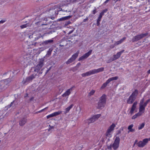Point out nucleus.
Masks as SVG:
<instances>
[{"instance_id": "obj_1", "label": "nucleus", "mask_w": 150, "mask_h": 150, "mask_svg": "<svg viewBox=\"0 0 150 150\" xmlns=\"http://www.w3.org/2000/svg\"><path fill=\"white\" fill-rule=\"evenodd\" d=\"M43 14H40L39 16V19L38 21L35 23V25L38 26H40L43 25H47L50 24L51 22L49 21L45 17H42Z\"/></svg>"}, {"instance_id": "obj_2", "label": "nucleus", "mask_w": 150, "mask_h": 150, "mask_svg": "<svg viewBox=\"0 0 150 150\" xmlns=\"http://www.w3.org/2000/svg\"><path fill=\"white\" fill-rule=\"evenodd\" d=\"M58 6L56 5L54 6L52 8H47V9L45 11V12H43L44 13H48L50 16V17H51L50 18L52 20H53L55 18V16H56V15L58 14V9L57 11L56 12L57 10H55L57 7Z\"/></svg>"}, {"instance_id": "obj_3", "label": "nucleus", "mask_w": 150, "mask_h": 150, "mask_svg": "<svg viewBox=\"0 0 150 150\" xmlns=\"http://www.w3.org/2000/svg\"><path fill=\"white\" fill-rule=\"evenodd\" d=\"M106 96L103 94L100 98L97 103V108L98 109H102L105 107L106 101Z\"/></svg>"}, {"instance_id": "obj_4", "label": "nucleus", "mask_w": 150, "mask_h": 150, "mask_svg": "<svg viewBox=\"0 0 150 150\" xmlns=\"http://www.w3.org/2000/svg\"><path fill=\"white\" fill-rule=\"evenodd\" d=\"M104 68L103 67H101L98 69H95L89 71H87L86 73L82 74L81 76L82 77H85L90 76L92 74H93L103 71H104Z\"/></svg>"}, {"instance_id": "obj_5", "label": "nucleus", "mask_w": 150, "mask_h": 150, "mask_svg": "<svg viewBox=\"0 0 150 150\" xmlns=\"http://www.w3.org/2000/svg\"><path fill=\"white\" fill-rule=\"evenodd\" d=\"M138 93V91L136 89L130 96L127 100V103L128 104L132 103L136 100Z\"/></svg>"}, {"instance_id": "obj_6", "label": "nucleus", "mask_w": 150, "mask_h": 150, "mask_svg": "<svg viewBox=\"0 0 150 150\" xmlns=\"http://www.w3.org/2000/svg\"><path fill=\"white\" fill-rule=\"evenodd\" d=\"M44 58H41L40 59L38 64L35 67L32 68L34 71L37 73L39 72L42 69V67L44 65Z\"/></svg>"}, {"instance_id": "obj_7", "label": "nucleus", "mask_w": 150, "mask_h": 150, "mask_svg": "<svg viewBox=\"0 0 150 150\" xmlns=\"http://www.w3.org/2000/svg\"><path fill=\"white\" fill-rule=\"evenodd\" d=\"M59 7V8H58V11H63L65 12L66 13L64 14L68 15V14L67 13L70 14L71 10L70 9V8H69L67 5H64V6H63V5L60 4Z\"/></svg>"}, {"instance_id": "obj_8", "label": "nucleus", "mask_w": 150, "mask_h": 150, "mask_svg": "<svg viewBox=\"0 0 150 150\" xmlns=\"http://www.w3.org/2000/svg\"><path fill=\"white\" fill-rule=\"evenodd\" d=\"M148 33H142L140 34L137 35L133 37L132 39V41L133 42L137 41L146 36L148 35Z\"/></svg>"}, {"instance_id": "obj_9", "label": "nucleus", "mask_w": 150, "mask_h": 150, "mask_svg": "<svg viewBox=\"0 0 150 150\" xmlns=\"http://www.w3.org/2000/svg\"><path fill=\"white\" fill-rule=\"evenodd\" d=\"M36 75L37 74H32L31 76L27 77L25 79L23 80L22 81L23 83L24 84H27L31 82L32 80L35 78Z\"/></svg>"}, {"instance_id": "obj_10", "label": "nucleus", "mask_w": 150, "mask_h": 150, "mask_svg": "<svg viewBox=\"0 0 150 150\" xmlns=\"http://www.w3.org/2000/svg\"><path fill=\"white\" fill-rule=\"evenodd\" d=\"M144 100V98H143L141 100L139 104V112L141 113L142 114L144 112V111L145 110V108L146 106L143 104Z\"/></svg>"}, {"instance_id": "obj_11", "label": "nucleus", "mask_w": 150, "mask_h": 150, "mask_svg": "<svg viewBox=\"0 0 150 150\" xmlns=\"http://www.w3.org/2000/svg\"><path fill=\"white\" fill-rule=\"evenodd\" d=\"M120 142V138L119 137H116L114 143L112 145V147L113 149L116 150H117L119 147Z\"/></svg>"}, {"instance_id": "obj_12", "label": "nucleus", "mask_w": 150, "mask_h": 150, "mask_svg": "<svg viewBox=\"0 0 150 150\" xmlns=\"http://www.w3.org/2000/svg\"><path fill=\"white\" fill-rule=\"evenodd\" d=\"M118 78V76H115L114 77H112L109 79L105 83H103L101 87L102 89L104 88L111 81L113 80H117Z\"/></svg>"}, {"instance_id": "obj_13", "label": "nucleus", "mask_w": 150, "mask_h": 150, "mask_svg": "<svg viewBox=\"0 0 150 150\" xmlns=\"http://www.w3.org/2000/svg\"><path fill=\"white\" fill-rule=\"evenodd\" d=\"M53 40L52 39H50L42 42L40 44V46H46L50 45L53 44Z\"/></svg>"}, {"instance_id": "obj_14", "label": "nucleus", "mask_w": 150, "mask_h": 150, "mask_svg": "<svg viewBox=\"0 0 150 150\" xmlns=\"http://www.w3.org/2000/svg\"><path fill=\"white\" fill-rule=\"evenodd\" d=\"M92 51V50H90L88 52L85 53L81 57H80L79 59L78 60L80 61L82 60L87 58L91 54Z\"/></svg>"}, {"instance_id": "obj_15", "label": "nucleus", "mask_w": 150, "mask_h": 150, "mask_svg": "<svg viewBox=\"0 0 150 150\" xmlns=\"http://www.w3.org/2000/svg\"><path fill=\"white\" fill-rule=\"evenodd\" d=\"M75 86H73L70 88L68 89L62 95L63 97H65L69 96L71 93V92L72 91L73 88H75Z\"/></svg>"}, {"instance_id": "obj_16", "label": "nucleus", "mask_w": 150, "mask_h": 150, "mask_svg": "<svg viewBox=\"0 0 150 150\" xmlns=\"http://www.w3.org/2000/svg\"><path fill=\"white\" fill-rule=\"evenodd\" d=\"M62 112L61 111H59L57 112H55L51 114H50L47 116V119H48L50 117H52L54 116H56L58 115H60V114L62 113Z\"/></svg>"}, {"instance_id": "obj_17", "label": "nucleus", "mask_w": 150, "mask_h": 150, "mask_svg": "<svg viewBox=\"0 0 150 150\" xmlns=\"http://www.w3.org/2000/svg\"><path fill=\"white\" fill-rule=\"evenodd\" d=\"M137 104V101H135L133 103L129 112L130 113L131 115L133 114L134 111L136 109Z\"/></svg>"}, {"instance_id": "obj_18", "label": "nucleus", "mask_w": 150, "mask_h": 150, "mask_svg": "<svg viewBox=\"0 0 150 150\" xmlns=\"http://www.w3.org/2000/svg\"><path fill=\"white\" fill-rule=\"evenodd\" d=\"M27 122V119L26 118L23 117L21 118L19 120V124L20 126H23Z\"/></svg>"}, {"instance_id": "obj_19", "label": "nucleus", "mask_w": 150, "mask_h": 150, "mask_svg": "<svg viewBox=\"0 0 150 150\" xmlns=\"http://www.w3.org/2000/svg\"><path fill=\"white\" fill-rule=\"evenodd\" d=\"M72 17V15H68L67 16H65L64 17H62L60 18L59 19H58L57 20V21H65L66 20L68 19L71 18Z\"/></svg>"}, {"instance_id": "obj_20", "label": "nucleus", "mask_w": 150, "mask_h": 150, "mask_svg": "<svg viewBox=\"0 0 150 150\" xmlns=\"http://www.w3.org/2000/svg\"><path fill=\"white\" fill-rule=\"evenodd\" d=\"M53 49L52 48H50L49 49V50L47 51V53L45 56L44 57V58L45 57H49L51 54V53Z\"/></svg>"}, {"instance_id": "obj_21", "label": "nucleus", "mask_w": 150, "mask_h": 150, "mask_svg": "<svg viewBox=\"0 0 150 150\" xmlns=\"http://www.w3.org/2000/svg\"><path fill=\"white\" fill-rule=\"evenodd\" d=\"M35 34H36V35L34 38V40L35 41L38 40L40 38L43 37V35H41V34L39 32H37L35 33Z\"/></svg>"}, {"instance_id": "obj_22", "label": "nucleus", "mask_w": 150, "mask_h": 150, "mask_svg": "<svg viewBox=\"0 0 150 150\" xmlns=\"http://www.w3.org/2000/svg\"><path fill=\"white\" fill-rule=\"evenodd\" d=\"M134 125L133 124H131L130 125L128 126L127 129L129 130V131L128 132H133L135 131V129H132V127H133Z\"/></svg>"}, {"instance_id": "obj_23", "label": "nucleus", "mask_w": 150, "mask_h": 150, "mask_svg": "<svg viewBox=\"0 0 150 150\" xmlns=\"http://www.w3.org/2000/svg\"><path fill=\"white\" fill-rule=\"evenodd\" d=\"M79 51H77L76 53L74 54L71 56V57L74 60V61L76 59L78 56L79 54Z\"/></svg>"}, {"instance_id": "obj_24", "label": "nucleus", "mask_w": 150, "mask_h": 150, "mask_svg": "<svg viewBox=\"0 0 150 150\" xmlns=\"http://www.w3.org/2000/svg\"><path fill=\"white\" fill-rule=\"evenodd\" d=\"M73 106L74 105L73 104H71L68 107L66 108L65 109V113H68Z\"/></svg>"}, {"instance_id": "obj_25", "label": "nucleus", "mask_w": 150, "mask_h": 150, "mask_svg": "<svg viewBox=\"0 0 150 150\" xmlns=\"http://www.w3.org/2000/svg\"><path fill=\"white\" fill-rule=\"evenodd\" d=\"M68 42V41H67V39H65V38H64L63 39H62V41L61 42H65V44H60V46H66L67 45V42Z\"/></svg>"}, {"instance_id": "obj_26", "label": "nucleus", "mask_w": 150, "mask_h": 150, "mask_svg": "<svg viewBox=\"0 0 150 150\" xmlns=\"http://www.w3.org/2000/svg\"><path fill=\"white\" fill-rule=\"evenodd\" d=\"M142 115V113H141L138 112L132 117V119H135L138 116H139L141 115Z\"/></svg>"}, {"instance_id": "obj_27", "label": "nucleus", "mask_w": 150, "mask_h": 150, "mask_svg": "<svg viewBox=\"0 0 150 150\" xmlns=\"http://www.w3.org/2000/svg\"><path fill=\"white\" fill-rule=\"evenodd\" d=\"M137 144L139 147H143L145 146L143 144L142 141L139 142L137 143Z\"/></svg>"}, {"instance_id": "obj_28", "label": "nucleus", "mask_w": 150, "mask_h": 150, "mask_svg": "<svg viewBox=\"0 0 150 150\" xmlns=\"http://www.w3.org/2000/svg\"><path fill=\"white\" fill-rule=\"evenodd\" d=\"M74 61V60L71 57L66 62V63L67 64H68Z\"/></svg>"}, {"instance_id": "obj_29", "label": "nucleus", "mask_w": 150, "mask_h": 150, "mask_svg": "<svg viewBox=\"0 0 150 150\" xmlns=\"http://www.w3.org/2000/svg\"><path fill=\"white\" fill-rule=\"evenodd\" d=\"M96 120L93 117V116L92 117L89 119L88 123L89 124L93 123L95 122L96 121Z\"/></svg>"}, {"instance_id": "obj_30", "label": "nucleus", "mask_w": 150, "mask_h": 150, "mask_svg": "<svg viewBox=\"0 0 150 150\" xmlns=\"http://www.w3.org/2000/svg\"><path fill=\"white\" fill-rule=\"evenodd\" d=\"M30 24L29 23H27L26 24H24L20 26V27L21 29H23L25 28L28 26H29Z\"/></svg>"}, {"instance_id": "obj_31", "label": "nucleus", "mask_w": 150, "mask_h": 150, "mask_svg": "<svg viewBox=\"0 0 150 150\" xmlns=\"http://www.w3.org/2000/svg\"><path fill=\"white\" fill-rule=\"evenodd\" d=\"M124 51L125 50H122L121 51L117 52L116 55L119 58L120 57L121 54L124 52Z\"/></svg>"}, {"instance_id": "obj_32", "label": "nucleus", "mask_w": 150, "mask_h": 150, "mask_svg": "<svg viewBox=\"0 0 150 150\" xmlns=\"http://www.w3.org/2000/svg\"><path fill=\"white\" fill-rule=\"evenodd\" d=\"M66 1L67 4H70L76 3L74 0H67Z\"/></svg>"}, {"instance_id": "obj_33", "label": "nucleus", "mask_w": 150, "mask_h": 150, "mask_svg": "<svg viewBox=\"0 0 150 150\" xmlns=\"http://www.w3.org/2000/svg\"><path fill=\"white\" fill-rule=\"evenodd\" d=\"M145 124L144 122L142 123L141 125L138 127V129L139 130L142 129L144 127Z\"/></svg>"}, {"instance_id": "obj_34", "label": "nucleus", "mask_w": 150, "mask_h": 150, "mask_svg": "<svg viewBox=\"0 0 150 150\" xmlns=\"http://www.w3.org/2000/svg\"><path fill=\"white\" fill-rule=\"evenodd\" d=\"M142 142L145 146L148 142V140L147 138L144 139Z\"/></svg>"}, {"instance_id": "obj_35", "label": "nucleus", "mask_w": 150, "mask_h": 150, "mask_svg": "<svg viewBox=\"0 0 150 150\" xmlns=\"http://www.w3.org/2000/svg\"><path fill=\"white\" fill-rule=\"evenodd\" d=\"M108 11V9L107 8L103 10L100 13V14L102 15V16L104 15V13Z\"/></svg>"}, {"instance_id": "obj_36", "label": "nucleus", "mask_w": 150, "mask_h": 150, "mask_svg": "<svg viewBox=\"0 0 150 150\" xmlns=\"http://www.w3.org/2000/svg\"><path fill=\"white\" fill-rule=\"evenodd\" d=\"M95 92V91L93 90H92L88 93V96H91L94 94Z\"/></svg>"}, {"instance_id": "obj_37", "label": "nucleus", "mask_w": 150, "mask_h": 150, "mask_svg": "<svg viewBox=\"0 0 150 150\" xmlns=\"http://www.w3.org/2000/svg\"><path fill=\"white\" fill-rule=\"evenodd\" d=\"M100 116V114H98L93 115V117L96 120V119H97L98 118H99Z\"/></svg>"}, {"instance_id": "obj_38", "label": "nucleus", "mask_w": 150, "mask_h": 150, "mask_svg": "<svg viewBox=\"0 0 150 150\" xmlns=\"http://www.w3.org/2000/svg\"><path fill=\"white\" fill-rule=\"evenodd\" d=\"M115 127V125L114 123H112L109 127L110 128L113 130Z\"/></svg>"}, {"instance_id": "obj_39", "label": "nucleus", "mask_w": 150, "mask_h": 150, "mask_svg": "<svg viewBox=\"0 0 150 150\" xmlns=\"http://www.w3.org/2000/svg\"><path fill=\"white\" fill-rule=\"evenodd\" d=\"M114 61V59H113V58H112V57H110V58L106 62L108 63H110Z\"/></svg>"}, {"instance_id": "obj_40", "label": "nucleus", "mask_w": 150, "mask_h": 150, "mask_svg": "<svg viewBox=\"0 0 150 150\" xmlns=\"http://www.w3.org/2000/svg\"><path fill=\"white\" fill-rule=\"evenodd\" d=\"M110 132L108 131H107L105 134V136L106 137H111V135L110 134Z\"/></svg>"}, {"instance_id": "obj_41", "label": "nucleus", "mask_w": 150, "mask_h": 150, "mask_svg": "<svg viewBox=\"0 0 150 150\" xmlns=\"http://www.w3.org/2000/svg\"><path fill=\"white\" fill-rule=\"evenodd\" d=\"M46 49V48L44 47H42L39 48V51L40 52L45 50Z\"/></svg>"}, {"instance_id": "obj_42", "label": "nucleus", "mask_w": 150, "mask_h": 150, "mask_svg": "<svg viewBox=\"0 0 150 150\" xmlns=\"http://www.w3.org/2000/svg\"><path fill=\"white\" fill-rule=\"evenodd\" d=\"M101 19L100 18H98V19H97V21L96 24H97V25L98 26H99V25H100V21Z\"/></svg>"}, {"instance_id": "obj_43", "label": "nucleus", "mask_w": 150, "mask_h": 150, "mask_svg": "<svg viewBox=\"0 0 150 150\" xmlns=\"http://www.w3.org/2000/svg\"><path fill=\"white\" fill-rule=\"evenodd\" d=\"M150 101V98L149 99L146 100V101L143 104L145 105L146 106L148 103Z\"/></svg>"}, {"instance_id": "obj_44", "label": "nucleus", "mask_w": 150, "mask_h": 150, "mask_svg": "<svg viewBox=\"0 0 150 150\" xmlns=\"http://www.w3.org/2000/svg\"><path fill=\"white\" fill-rule=\"evenodd\" d=\"M113 57H112V58L114 59V61L119 58L118 57H117L116 54L114 55Z\"/></svg>"}, {"instance_id": "obj_45", "label": "nucleus", "mask_w": 150, "mask_h": 150, "mask_svg": "<svg viewBox=\"0 0 150 150\" xmlns=\"http://www.w3.org/2000/svg\"><path fill=\"white\" fill-rule=\"evenodd\" d=\"M97 8L96 7H94V9L92 11V13L93 14H95L97 12V11H96Z\"/></svg>"}, {"instance_id": "obj_46", "label": "nucleus", "mask_w": 150, "mask_h": 150, "mask_svg": "<svg viewBox=\"0 0 150 150\" xmlns=\"http://www.w3.org/2000/svg\"><path fill=\"white\" fill-rule=\"evenodd\" d=\"M71 23V21H68L65 22L64 24L65 25H68L70 24Z\"/></svg>"}, {"instance_id": "obj_47", "label": "nucleus", "mask_w": 150, "mask_h": 150, "mask_svg": "<svg viewBox=\"0 0 150 150\" xmlns=\"http://www.w3.org/2000/svg\"><path fill=\"white\" fill-rule=\"evenodd\" d=\"M6 21L5 19L2 20L0 21V24H3Z\"/></svg>"}, {"instance_id": "obj_48", "label": "nucleus", "mask_w": 150, "mask_h": 150, "mask_svg": "<svg viewBox=\"0 0 150 150\" xmlns=\"http://www.w3.org/2000/svg\"><path fill=\"white\" fill-rule=\"evenodd\" d=\"M52 67H50L46 71L45 74V76L46 75V74L48 72L50 71V70L51 69Z\"/></svg>"}, {"instance_id": "obj_49", "label": "nucleus", "mask_w": 150, "mask_h": 150, "mask_svg": "<svg viewBox=\"0 0 150 150\" xmlns=\"http://www.w3.org/2000/svg\"><path fill=\"white\" fill-rule=\"evenodd\" d=\"M48 108V107H47L45 108H44V109H42V110L38 111V113H40L41 112L44 111L45 109H47Z\"/></svg>"}, {"instance_id": "obj_50", "label": "nucleus", "mask_w": 150, "mask_h": 150, "mask_svg": "<svg viewBox=\"0 0 150 150\" xmlns=\"http://www.w3.org/2000/svg\"><path fill=\"white\" fill-rule=\"evenodd\" d=\"M43 70V69H41V70H40V71H39V72L38 73V76H39L41 74H42V71Z\"/></svg>"}, {"instance_id": "obj_51", "label": "nucleus", "mask_w": 150, "mask_h": 150, "mask_svg": "<svg viewBox=\"0 0 150 150\" xmlns=\"http://www.w3.org/2000/svg\"><path fill=\"white\" fill-rule=\"evenodd\" d=\"M49 126H50V127L49 128V129H48V131H50L52 129H53L54 128V126H50V125Z\"/></svg>"}, {"instance_id": "obj_52", "label": "nucleus", "mask_w": 150, "mask_h": 150, "mask_svg": "<svg viewBox=\"0 0 150 150\" xmlns=\"http://www.w3.org/2000/svg\"><path fill=\"white\" fill-rule=\"evenodd\" d=\"M120 44V43L119 41L117 42H115V45H117Z\"/></svg>"}, {"instance_id": "obj_53", "label": "nucleus", "mask_w": 150, "mask_h": 150, "mask_svg": "<svg viewBox=\"0 0 150 150\" xmlns=\"http://www.w3.org/2000/svg\"><path fill=\"white\" fill-rule=\"evenodd\" d=\"M126 39V38L125 37H124L121 40H120L122 42Z\"/></svg>"}, {"instance_id": "obj_54", "label": "nucleus", "mask_w": 150, "mask_h": 150, "mask_svg": "<svg viewBox=\"0 0 150 150\" xmlns=\"http://www.w3.org/2000/svg\"><path fill=\"white\" fill-rule=\"evenodd\" d=\"M88 18L87 17L86 18L84 19L83 20V22H85L87 21L88 20Z\"/></svg>"}, {"instance_id": "obj_55", "label": "nucleus", "mask_w": 150, "mask_h": 150, "mask_svg": "<svg viewBox=\"0 0 150 150\" xmlns=\"http://www.w3.org/2000/svg\"><path fill=\"white\" fill-rule=\"evenodd\" d=\"M112 145L111 144H110V145L109 146H108V149H112Z\"/></svg>"}, {"instance_id": "obj_56", "label": "nucleus", "mask_w": 150, "mask_h": 150, "mask_svg": "<svg viewBox=\"0 0 150 150\" xmlns=\"http://www.w3.org/2000/svg\"><path fill=\"white\" fill-rule=\"evenodd\" d=\"M34 1H36L37 2H40L41 1H42L43 0H33Z\"/></svg>"}, {"instance_id": "obj_57", "label": "nucleus", "mask_w": 150, "mask_h": 150, "mask_svg": "<svg viewBox=\"0 0 150 150\" xmlns=\"http://www.w3.org/2000/svg\"><path fill=\"white\" fill-rule=\"evenodd\" d=\"M4 3V1L2 0H0V6Z\"/></svg>"}, {"instance_id": "obj_58", "label": "nucleus", "mask_w": 150, "mask_h": 150, "mask_svg": "<svg viewBox=\"0 0 150 150\" xmlns=\"http://www.w3.org/2000/svg\"><path fill=\"white\" fill-rule=\"evenodd\" d=\"M107 131H108V132H111V131H112L113 130L111 129L109 127Z\"/></svg>"}, {"instance_id": "obj_59", "label": "nucleus", "mask_w": 150, "mask_h": 150, "mask_svg": "<svg viewBox=\"0 0 150 150\" xmlns=\"http://www.w3.org/2000/svg\"><path fill=\"white\" fill-rule=\"evenodd\" d=\"M11 106V105L10 104L7 106H6L5 107L7 109H8V108H10Z\"/></svg>"}, {"instance_id": "obj_60", "label": "nucleus", "mask_w": 150, "mask_h": 150, "mask_svg": "<svg viewBox=\"0 0 150 150\" xmlns=\"http://www.w3.org/2000/svg\"><path fill=\"white\" fill-rule=\"evenodd\" d=\"M14 101V100L13 101V102H11V104H10V105H11V106L13 105Z\"/></svg>"}, {"instance_id": "obj_61", "label": "nucleus", "mask_w": 150, "mask_h": 150, "mask_svg": "<svg viewBox=\"0 0 150 150\" xmlns=\"http://www.w3.org/2000/svg\"><path fill=\"white\" fill-rule=\"evenodd\" d=\"M121 133V131H120V130H118L117 134H120Z\"/></svg>"}, {"instance_id": "obj_62", "label": "nucleus", "mask_w": 150, "mask_h": 150, "mask_svg": "<svg viewBox=\"0 0 150 150\" xmlns=\"http://www.w3.org/2000/svg\"><path fill=\"white\" fill-rule=\"evenodd\" d=\"M103 16L100 14H99V17H98V18H100L101 19L102 17Z\"/></svg>"}, {"instance_id": "obj_63", "label": "nucleus", "mask_w": 150, "mask_h": 150, "mask_svg": "<svg viewBox=\"0 0 150 150\" xmlns=\"http://www.w3.org/2000/svg\"><path fill=\"white\" fill-rule=\"evenodd\" d=\"M34 98V97H31V98H30V101H32V100H33Z\"/></svg>"}, {"instance_id": "obj_64", "label": "nucleus", "mask_w": 150, "mask_h": 150, "mask_svg": "<svg viewBox=\"0 0 150 150\" xmlns=\"http://www.w3.org/2000/svg\"><path fill=\"white\" fill-rule=\"evenodd\" d=\"M116 45H115V44H114V45H111L110 47L111 48H113Z\"/></svg>"}]
</instances>
